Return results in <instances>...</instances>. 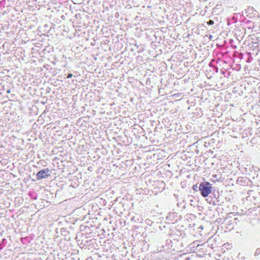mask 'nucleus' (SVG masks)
Segmentation results:
<instances>
[{
    "label": "nucleus",
    "mask_w": 260,
    "mask_h": 260,
    "mask_svg": "<svg viewBox=\"0 0 260 260\" xmlns=\"http://www.w3.org/2000/svg\"><path fill=\"white\" fill-rule=\"evenodd\" d=\"M201 194L204 197H207L212 191V187L211 184L209 182H202L199 188Z\"/></svg>",
    "instance_id": "obj_1"
},
{
    "label": "nucleus",
    "mask_w": 260,
    "mask_h": 260,
    "mask_svg": "<svg viewBox=\"0 0 260 260\" xmlns=\"http://www.w3.org/2000/svg\"><path fill=\"white\" fill-rule=\"evenodd\" d=\"M51 171L48 168L44 170H41L38 172L36 175L37 179L41 180L46 178L50 175Z\"/></svg>",
    "instance_id": "obj_2"
},
{
    "label": "nucleus",
    "mask_w": 260,
    "mask_h": 260,
    "mask_svg": "<svg viewBox=\"0 0 260 260\" xmlns=\"http://www.w3.org/2000/svg\"><path fill=\"white\" fill-rule=\"evenodd\" d=\"M207 24L208 25H212L214 24V21L212 20H210L209 21H208L207 22Z\"/></svg>",
    "instance_id": "obj_3"
},
{
    "label": "nucleus",
    "mask_w": 260,
    "mask_h": 260,
    "mask_svg": "<svg viewBox=\"0 0 260 260\" xmlns=\"http://www.w3.org/2000/svg\"><path fill=\"white\" fill-rule=\"evenodd\" d=\"M198 188V186L197 185H194L193 186V189L194 190H197V189Z\"/></svg>",
    "instance_id": "obj_4"
},
{
    "label": "nucleus",
    "mask_w": 260,
    "mask_h": 260,
    "mask_svg": "<svg viewBox=\"0 0 260 260\" xmlns=\"http://www.w3.org/2000/svg\"><path fill=\"white\" fill-rule=\"evenodd\" d=\"M259 251H260V249H257L256 250V251H255V254H256V253H259Z\"/></svg>",
    "instance_id": "obj_5"
},
{
    "label": "nucleus",
    "mask_w": 260,
    "mask_h": 260,
    "mask_svg": "<svg viewBox=\"0 0 260 260\" xmlns=\"http://www.w3.org/2000/svg\"><path fill=\"white\" fill-rule=\"evenodd\" d=\"M72 76V74H70L68 75V78H71Z\"/></svg>",
    "instance_id": "obj_6"
},
{
    "label": "nucleus",
    "mask_w": 260,
    "mask_h": 260,
    "mask_svg": "<svg viewBox=\"0 0 260 260\" xmlns=\"http://www.w3.org/2000/svg\"><path fill=\"white\" fill-rule=\"evenodd\" d=\"M7 92H8V93H10V90H8L7 91Z\"/></svg>",
    "instance_id": "obj_7"
}]
</instances>
